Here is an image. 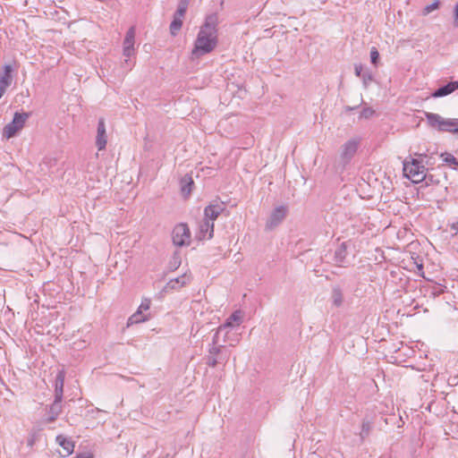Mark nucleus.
<instances>
[{"label":"nucleus","mask_w":458,"mask_h":458,"mask_svg":"<svg viewBox=\"0 0 458 458\" xmlns=\"http://www.w3.org/2000/svg\"><path fill=\"white\" fill-rule=\"evenodd\" d=\"M428 170L417 158L403 162V173L414 183L428 180Z\"/></svg>","instance_id":"nucleus-4"},{"label":"nucleus","mask_w":458,"mask_h":458,"mask_svg":"<svg viewBox=\"0 0 458 458\" xmlns=\"http://www.w3.org/2000/svg\"><path fill=\"white\" fill-rule=\"evenodd\" d=\"M432 181H433V180H432V175H428V180H427V181H425V182H426V184H428V183H429V182H432Z\"/></svg>","instance_id":"nucleus-39"},{"label":"nucleus","mask_w":458,"mask_h":458,"mask_svg":"<svg viewBox=\"0 0 458 458\" xmlns=\"http://www.w3.org/2000/svg\"><path fill=\"white\" fill-rule=\"evenodd\" d=\"M150 304H151V301H150V300H149V299H144V300L141 301V303H140V307H139L138 310H141V312H142L143 310H149V308H150Z\"/></svg>","instance_id":"nucleus-30"},{"label":"nucleus","mask_w":458,"mask_h":458,"mask_svg":"<svg viewBox=\"0 0 458 458\" xmlns=\"http://www.w3.org/2000/svg\"><path fill=\"white\" fill-rule=\"evenodd\" d=\"M225 210V204L223 202L215 201L207 206L204 209V216L206 220L214 221Z\"/></svg>","instance_id":"nucleus-12"},{"label":"nucleus","mask_w":458,"mask_h":458,"mask_svg":"<svg viewBox=\"0 0 458 458\" xmlns=\"http://www.w3.org/2000/svg\"><path fill=\"white\" fill-rule=\"evenodd\" d=\"M441 157H443V161L447 164H452L454 165H457L458 160L449 153L441 154Z\"/></svg>","instance_id":"nucleus-28"},{"label":"nucleus","mask_w":458,"mask_h":458,"mask_svg":"<svg viewBox=\"0 0 458 458\" xmlns=\"http://www.w3.org/2000/svg\"><path fill=\"white\" fill-rule=\"evenodd\" d=\"M194 185V182L192 176L190 174H185L180 180L181 191L184 195H190L192 191V186Z\"/></svg>","instance_id":"nucleus-22"},{"label":"nucleus","mask_w":458,"mask_h":458,"mask_svg":"<svg viewBox=\"0 0 458 458\" xmlns=\"http://www.w3.org/2000/svg\"><path fill=\"white\" fill-rule=\"evenodd\" d=\"M180 265V261L178 260H174L173 263H171V268L172 269H176Z\"/></svg>","instance_id":"nucleus-38"},{"label":"nucleus","mask_w":458,"mask_h":458,"mask_svg":"<svg viewBox=\"0 0 458 458\" xmlns=\"http://www.w3.org/2000/svg\"><path fill=\"white\" fill-rule=\"evenodd\" d=\"M182 18L174 14V19L170 24V32L173 36H176L182 26Z\"/></svg>","instance_id":"nucleus-24"},{"label":"nucleus","mask_w":458,"mask_h":458,"mask_svg":"<svg viewBox=\"0 0 458 458\" xmlns=\"http://www.w3.org/2000/svg\"><path fill=\"white\" fill-rule=\"evenodd\" d=\"M173 243L175 246H187L191 242V233L186 224L181 223L174 226L172 232Z\"/></svg>","instance_id":"nucleus-7"},{"label":"nucleus","mask_w":458,"mask_h":458,"mask_svg":"<svg viewBox=\"0 0 458 458\" xmlns=\"http://www.w3.org/2000/svg\"><path fill=\"white\" fill-rule=\"evenodd\" d=\"M350 246V242H344L335 248L333 256V262L335 265L342 267H346L349 266L350 260L348 259V249Z\"/></svg>","instance_id":"nucleus-8"},{"label":"nucleus","mask_w":458,"mask_h":458,"mask_svg":"<svg viewBox=\"0 0 458 458\" xmlns=\"http://www.w3.org/2000/svg\"><path fill=\"white\" fill-rule=\"evenodd\" d=\"M416 156H419V157H426V155L424 154H415Z\"/></svg>","instance_id":"nucleus-41"},{"label":"nucleus","mask_w":458,"mask_h":458,"mask_svg":"<svg viewBox=\"0 0 458 458\" xmlns=\"http://www.w3.org/2000/svg\"><path fill=\"white\" fill-rule=\"evenodd\" d=\"M74 458H93L90 453H81L78 454Z\"/></svg>","instance_id":"nucleus-35"},{"label":"nucleus","mask_w":458,"mask_h":458,"mask_svg":"<svg viewBox=\"0 0 458 458\" xmlns=\"http://www.w3.org/2000/svg\"><path fill=\"white\" fill-rule=\"evenodd\" d=\"M354 72H355V75L361 78L362 74H363V66L362 64H354Z\"/></svg>","instance_id":"nucleus-33"},{"label":"nucleus","mask_w":458,"mask_h":458,"mask_svg":"<svg viewBox=\"0 0 458 458\" xmlns=\"http://www.w3.org/2000/svg\"><path fill=\"white\" fill-rule=\"evenodd\" d=\"M439 1L436 0L432 4L426 5L422 11L423 14L428 15L434 10L437 9L439 7Z\"/></svg>","instance_id":"nucleus-27"},{"label":"nucleus","mask_w":458,"mask_h":458,"mask_svg":"<svg viewBox=\"0 0 458 458\" xmlns=\"http://www.w3.org/2000/svg\"><path fill=\"white\" fill-rule=\"evenodd\" d=\"M242 322V313L241 310H235L230 317L226 318L224 324H222L215 334H218L220 335L224 333L223 343H226L228 341V334L229 331L234 327H237Z\"/></svg>","instance_id":"nucleus-6"},{"label":"nucleus","mask_w":458,"mask_h":458,"mask_svg":"<svg viewBox=\"0 0 458 458\" xmlns=\"http://www.w3.org/2000/svg\"><path fill=\"white\" fill-rule=\"evenodd\" d=\"M208 355L205 357L206 364L215 368L218 364L225 365L230 357V352L220 344L218 334H215L209 344Z\"/></svg>","instance_id":"nucleus-2"},{"label":"nucleus","mask_w":458,"mask_h":458,"mask_svg":"<svg viewBox=\"0 0 458 458\" xmlns=\"http://www.w3.org/2000/svg\"><path fill=\"white\" fill-rule=\"evenodd\" d=\"M13 67L11 64H5L3 67V72L0 73V98L4 96L6 89L12 84L13 81Z\"/></svg>","instance_id":"nucleus-13"},{"label":"nucleus","mask_w":458,"mask_h":458,"mask_svg":"<svg viewBox=\"0 0 458 458\" xmlns=\"http://www.w3.org/2000/svg\"><path fill=\"white\" fill-rule=\"evenodd\" d=\"M454 25L458 27V3L454 7Z\"/></svg>","instance_id":"nucleus-36"},{"label":"nucleus","mask_w":458,"mask_h":458,"mask_svg":"<svg viewBox=\"0 0 458 458\" xmlns=\"http://www.w3.org/2000/svg\"><path fill=\"white\" fill-rule=\"evenodd\" d=\"M428 124L439 131L458 133V119L444 118L438 114L425 112Z\"/></svg>","instance_id":"nucleus-3"},{"label":"nucleus","mask_w":458,"mask_h":458,"mask_svg":"<svg viewBox=\"0 0 458 458\" xmlns=\"http://www.w3.org/2000/svg\"><path fill=\"white\" fill-rule=\"evenodd\" d=\"M287 213V209L284 206H279L276 208L271 213L268 220L266 224L267 230H273L278 225H280L283 220L285 218Z\"/></svg>","instance_id":"nucleus-9"},{"label":"nucleus","mask_w":458,"mask_h":458,"mask_svg":"<svg viewBox=\"0 0 458 458\" xmlns=\"http://www.w3.org/2000/svg\"><path fill=\"white\" fill-rule=\"evenodd\" d=\"M217 13H211L206 17L204 24L200 27L194 47L191 51L192 58H199L212 52L217 45Z\"/></svg>","instance_id":"nucleus-1"},{"label":"nucleus","mask_w":458,"mask_h":458,"mask_svg":"<svg viewBox=\"0 0 458 458\" xmlns=\"http://www.w3.org/2000/svg\"><path fill=\"white\" fill-rule=\"evenodd\" d=\"M378 60H379V53H378V51L377 50L376 47H372L371 50H370V61H371V64H374V65H377Z\"/></svg>","instance_id":"nucleus-29"},{"label":"nucleus","mask_w":458,"mask_h":458,"mask_svg":"<svg viewBox=\"0 0 458 458\" xmlns=\"http://www.w3.org/2000/svg\"><path fill=\"white\" fill-rule=\"evenodd\" d=\"M148 319L146 315H143L141 310H137L134 314H132L128 320V325L137 324L140 322H144Z\"/></svg>","instance_id":"nucleus-25"},{"label":"nucleus","mask_w":458,"mask_h":458,"mask_svg":"<svg viewBox=\"0 0 458 458\" xmlns=\"http://www.w3.org/2000/svg\"><path fill=\"white\" fill-rule=\"evenodd\" d=\"M62 399H56L55 396L54 403L50 405L49 411H48V417L47 419V422H53L55 420V419L58 417V415L62 411Z\"/></svg>","instance_id":"nucleus-21"},{"label":"nucleus","mask_w":458,"mask_h":458,"mask_svg":"<svg viewBox=\"0 0 458 458\" xmlns=\"http://www.w3.org/2000/svg\"><path fill=\"white\" fill-rule=\"evenodd\" d=\"M418 267V269L419 270H422L423 269V265L422 264H420L417 266Z\"/></svg>","instance_id":"nucleus-40"},{"label":"nucleus","mask_w":458,"mask_h":458,"mask_svg":"<svg viewBox=\"0 0 458 458\" xmlns=\"http://www.w3.org/2000/svg\"><path fill=\"white\" fill-rule=\"evenodd\" d=\"M214 235V223L204 219L199 225V236L202 239H211Z\"/></svg>","instance_id":"nucleus-18"},{"label":"nucleus","mask_w":458,"mask_h":458,"mask_svg":"<svg viewBox=\"0 0 458 458\" xmlns=\"http://www.w3.org/2000/svg\"><path fill=\"white\" fill-rule=\"evenodd\" d=\"M107 142V135L106 131V123L103 118H100L98 123L96 146L98 150L106 148Z\"/></svg>","instance_id":"nucleus-14"},{"label":"nucleus","mask_w":458,"mask_h":458,"mask_svg":"<svg viewBox=\"0 0 458 458\" xmlns=\"http://www.w3.org/2000/svg\"><path fill=\"white\" fill-rule=\"evenodd\" d=\"M374 114V110L370 107L363 108L360 116L363 118H369Z\"/></svg>","instance_id":"nucleus-32"},{"label":"nucleus","mask_w":458,"mask_h":458,"mask_svg":"<svg viewBox=\"0 0 458 458\" xmlns=\"http://www.w3.org/2000/svg\"><path fill=\"white\" fill-rule=\"evenodd\" d=\"M28 113H18L16 112L13 115V121L7 123L3 129V137L11 139L23 128L27 119L29 118Z\"/></svg>","instance_id":"nucleus-5"},{"label":"nucleus","mask_w":458,"mask_h":458,"mask_svg":"<svg viewBox=\"0 0 458 458\" xmlns=\"http://www.w3.org/2000/svg\"><path fill=\"white\" fill-rule=\"evenodd\" d=\"M65 379V372L64 369L59 370L55 377V396L56 399H63L64 394V385Z\"/></svg>","instance_id":"nucleus-20"},{"label":"nucleus","mask_w":458,"mask_h":458,"mask_svg":"<svg viewBox=\"0 0 458 458\" xmlns=\"http://www.w3.org/2000/svg\"><path fill=\"white\" fill-rule=\"evenodd\" d=\"M36 441V433H30V437L28 438V445L32 446Z\"/></svg>","instance_id":"nucleus-34"},{"label":"nucleus","mask_w":458,"mask_h":458,"mask_svg":"<svg viewBox=\"0 0 458 458\" xmlns=\"http://www.w3.org/2000/svg\"><path fill=\"white\" fill-rule=\"evenodd\" d=\"M456 89H458V81H451L444 86L439 87L437 89H436L432 93V97L433 98L445 97V96L453 93Z\"/></svg>","instance_id":"nucleus-17"},{"label":"nucleus","mask_w":458,"mask_h":458,"mask_svg":"<svg viewBox=\"0 0 458 458\" xmlns=\"http://www.w3.org/2000/svg\"><path fill=\"white\" fill-rule=\"evenodd\" d=\"M189 282L190 277L186 274H183L182 276H178L174 279H171L169 282H167V284L165 286V290L168 291L180 289L181 287L186 285Z\"/></svg>","instance_id":"nucleus-19"},{"label":"nucleus","mask_w":458,"mask_h":458,"mask_svg":"<svg viewBox=\"0 0 458 458\" xmlns=\"http://www.w3.org/2000/svg\"><path fill=\"white\" fill-rule=\"evenodd\" d=\"M456 166H458V161H457V165H456Z\"/></svg>","instance_id":"nucleus-42"},{"label":"nucleus","mask_w":458,"mask_h":458,"mask_svg":"<svg viewBox=\"0 0 458 458\" xmlns=\"http://www.w3.org/2000/svg\"><path fill=\"white\" fill-rule=\"evenodd\" d=\"M361 79L363 81L364 85L367 86L368 83L373 80V77L370 72H364L361 76Z\"/></svg>","instance_id":"nucleus-31"},{"label":"nucleus","mask_w":458,"mask_h":458,"mask_svg":"<svg viewBox=\"0 0 458 458\" xmlns=\"http://www.w3.org/2000/svg\"><path fill=\"white\" fill-rule=\"evenodd\" d=\"M358 146L359 140L355 139H352L343 145L341 151V159L344 165L349 163L350 160L353 157L358 149Z\"/></svg>","instance_id":"nucleus-10"},{"label":"nucleus","mask_w":458,"mask_h":458,"mask_svg":"<svg viewBox=\"0 0 458 458\" xmlns=\"http://www.w3.org/2000/svg\"><path fill=\"white\" fill-rule=\"evenodd\" d=\"M55 442L63 447V453L61 455L64 457H67L73 453L74 450V443L70 439L62 435H59L55 438Z\"/></svg>","instance_id":"nucleus-16"},{"label":"nucleus","mask_w":458,"mask_h":458,"mask_svg":"<svg viewBox=\"0 0 458 458\" xmlns=\"http://www.w3.org/2000/svg\"><path fill=\"white\" fill-rule=\"evenodd\" d=\"M191 0H180L174 15L184 17Z\"/></svg>","instance_id":"nucleus-26"},{"label":"nucleus","mask_w":458,"mask_h":458,"mask_svg":"<svg viewBox=\"0 0 458 458\" xmlns=\"http://www.w3.org/2000/svg\"><path fill=\"white\" fill-rule=\"evenodd\" d=\"M373 427H374V417L365 416L362 419L360 431L359 433V436H360L361 441H363L367 437H369V436L370 435V433L373 429Z\"/></svg>","instance_id":"nucleus-15"},{"label":"nucleus","mask_w":458,"mask_h":458,"mask_svg":"<svg viewBox=\"0 0 458 458\" xmlns=\"http://www.w3.org/2000/svg\"><path fill=\"white\" fill-rule=\"evenodd\" d=\"M450 227L452 230H454L455 232L454 234H456L458 233V222L451 224Z\"/></svg>","instance_id":"nucleus-37"},{"label":"nucleus","mask_w":458,"mask_h":458,"mask_svg":"<svg viewBox=\"0 0 458 458\" xmlns=\"http://www.w3.org/2000/svg\"><path fill=\"white\" fill-rule=\"evenodd\" d=\"M136 30L134 26H131L126 32L123 40V55L130 57L134 54V43H135Z\"/></svg>","instance_id":"nucleus-11"},{"label":"nucleus","mask_w":458,"mask_h":458,"mask_svg":"<svg viewBox=\"0 0 458 458\" xmlns=\"http://www.w3.org/2000/svg\"><path fill=\"white\" fill-rule=\"evenodd\" d=\"M331 300L333 305L335 307H341L344 302L343 291L339 286H335L332 289Z\"/></svg>","instance_id":"nucleus-23"}]
</instances>
